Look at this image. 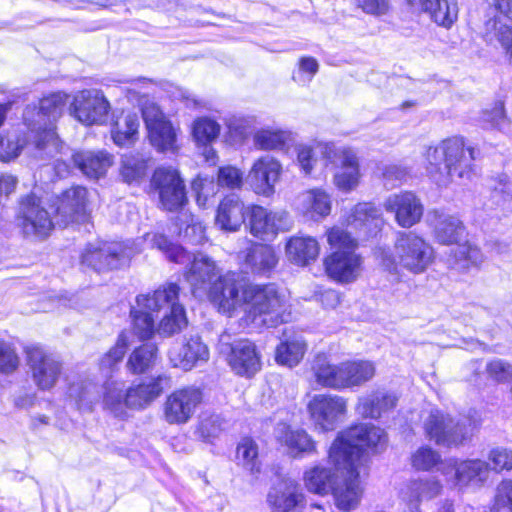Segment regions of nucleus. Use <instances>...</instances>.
Here are the masks:
<instances>
[{
	"mask_svg": "<svg viewBox=\"0 0 512 512\" xmlns=\"http://www.w3.org/2000/svg\"><path fill=\"white\" fill-rule=\"evenodd\" d=\"M387 442L386 432L371 424L355 425L338 434L328 451V462L342 471L331 491L337 508L350 511L358 507L364 493L361 469L368 463V454L384 451Z\"/></svg>",
	"mask_w": 512,
	"mask_h": 512,
	"instance_id": "obj_1",
	"label": "nucleus"
},
{
	"mask_svg": "<svg viewBox=\"0 0 512 512\" xmlns=\"http://www.w3.org/2000/svg\"><path fill=\"white\" fill-rule=\"evenodd\" d=\"M250 305L248 317L257 327H275L286 321L287 297L275 285H252L244 280L229 287L226 297L227 310H236Z\"/></svg>",
	"mask_w": 512,
	"mask_h": 512,
	"instance_id": "obj_2",
	"label": "nucleus"
},
{
	"mask_svg": "<svg viewBox=\"0 0 512 512\" xmlns=\"http://www.w3.org/2000/svg\"><path fill=\"white\" fill-rule=\"evenodd\" d=\"M475 150L465 147L462 138L453 137L427 148L426 169L432 180L439 186L459 180L470 181L476 175Z\"/></svg>",
	"mask_w": 512,
	"mask_h": 512,
	"instance_id": "obj_3",
	"label": "nucleus"
},
{
	"mask_svg": "<svg viewBox=\"0 0 512 512\" xmlns=\"http://www.w3.org/2000/svg\"><path fill=\"white\" fill-rule=\"evenodd\" d=\"M68 100V94L56 92L43 97L38 106L25 108L23 119L33 137L37 156L59 151L60 139L55 132V122L63 115Z\"/></svg>",
	"mask_w": 512,
	"mask_h": 512,
	"instance_id": "obj_4",
	"label": "nucleus"
},
{
	"mask_svg": "<svg viewBox=\"0 0 512 512\" xmlns=\"http://www.w3.org/2000/svg\"><path fill=\"white\" fill-rule=\"evenodd\" d=\"M427 222L433 229L435 240L443 245L457 244L452 251L450 265L462 272L478 268L484 261L480 249L469 242L460 244L466 236L463 222L456 216L443 211L432 210L427 215Z\"/></svg>",
	"mask_w": 512,
	"mask_h": 512,
	"instance_id": "obj_5",
	"label": "nucleus"
},
{
	"mask_svg": "<svg viewBox=\"0 0 512 512\" xmlns=\"http://www.w3.org/2000/svg\"><path fill=\"white\" fill-rule=\"evenodd\" d=\"M124 381L108 379L102 386L88 377H78L68 387V398L79 411L91 412L102 397L103 408L115 417L123 418L129 408Z\"/></svg>",
	"mask_w": 512,
	"mask_h": 512,
	"instance_id": "obj_6",
	"label": "nucleus"
},
{
	"mask_svg": "<svg viewBox=\"0 0 512 512\" xmlns=\"http://www.w3.org/2000/svg\"><path fill=\"white\" fill-rule=\"evenodd\" d=\"M375 254L380 265L390 274H397L399 267L413 274L423 273L434 259L432 246L412 232L400 233L393 251L379 248Z\"/></svg>",
	"mask_w": 512,
	"mask_h": 512,
	"instance_id": "obj_7",
	"label": "nucleus"
},
{
	"mask_svg": "<svg viewBox=\"0 0 512 512\" xmlns=\"http://www.w3.org/2000/svg\"><path fill=\"white\" fill-rule=\"evenodd\" d=\"M194 297L206 298L221 311L224 303V281L215 262L204 254L195 255L184 274Z\"/></svg>",
	"mask_w": 512,
	"mask_h": 512,
	"instance_id": "obj_8",
	"label": "nucleus"
},
{
	"mask_svg": "<svg viewBox=\"0 0 512 512\" xmlns=\"http://www.w3.org/2000/svg\"><path fill=\"white\" fill-rule=\"evenodd\" d=\"M179 287L169 283L155 290L152 294H142L136 298L139 307L159 311L169 309L160 321L157 332L163 336H171L180 332L187 325L184 307L178 303Z\"/></svg>",
	"mask_w": 512,
	"mask_h": 512,
	"instance_id": "obj_9",
	"label": "nucleus"
},
{
	"mask_svg": "<svg viewBox=\"0 0 512 512\" xmlns=\"http://www.w3.org/2000/svg\"><path fill=\"white\" fill-rule=\"evenodd\" d=\"M470 420L455 422L449 415L439 410L431 411L425 421L427 436L438 445L457 446L465 441L476 428Z\"/></svg>",
	"mask_w": 512,
	"mask_h": 512,
	"instance_id": "obj_10",
	"label": "nucleus"
},
{
	"mask_svg": "<svg viewBox=\"0 0 512 512\" xmlns=\"http://www.w3.org/2000/svg\"><path fill=\"white\" fill-rule=\"evenodd\" d=\"M135 252L123 242L97 241L89 243L82 253V264L101 272L118 269Z\"/></svg>",
	"mask_w": 512,
	"mask_h": 512,
	"instance_id": "obj_11",
	"label": "nucleus"
},
{
	"mask_svg": "<svg viewBox=\"0 0 512 512\" xmlns=\"http://www.w3.org/2000/svg\"><path fill=\"white\" fill-rule=\"evenodd\" d=\"M307 411L316 429L332 431L347 413V400L334 394H315L307 404Z\"/></svg>",
	"mask_w": 512,
	"mask_h": 512,
	"instance_id": "obj_12",
	"label": "nucleus"
},
{
	"mask_svg": "<svg viewBox=\"0 0 512 512\" xmlns=\"http://www.w3.org/2000/svg\"><path fill=\"white\" fill-rule=\"evenodd\" d=\"M109 110L108 100L98 89H85L76 93L69 106L70 115L88 126L105 123Z\"/></svg>",
	"mask_w": 512,
	"mask_h": 512,
	"instance_id": "obj_13",
	"label": "nucleus"
},
{
	"mask_svg": "<svg viewBox=\"0 0 512 512\" xmlns=\"http://www.w3.org/2000/svg\"><path fill=\"white\" fill-rule=\"evenodd\" d=\"M203 400L199 387L186 386L172 392L163 404L164 420L170 425H183L190 421Z\"/></svg>",
	"mask_w": 512,
	"mask_h": 512,
	"instance_id": "obj_14",
	"label": "nucleus"
},
{
	"mask_svg": "<svg viewBox=\"0 0 512 512\" xmlns=\"http://www.w3.org/2000/svg\"><path fill=\"white\" fill-rule=\"evenodd\" d=\"M152 184L158 191L160 203L165 210L177 211L186 204L184 181L176 169L158 168L153 174Z\"/></svg>",
	"mask_w": 512,
	"mask_h": 512,
	"instance_id": "obj_15",
	"label": "nucleus"
},
{
	"mask_svg": "<svg viewBox=\"0 0 512 512\" xmlns=\"http://www.w3.org/2000/svg\"><path fill=\"white\" fill-rule=\"evenodd\" d=\"M142 117L151 144L159 151L176 149V133L171 123L155 103L146 102L142 107Z\"/></svg>",
	"mask_w": 512,
	"mask_h": 512,
	"instance_id": "obj_16",
	"label": "nucleus"
},
{
	"mask_svg": "<svg viewBox=\"0 0 512 512\" xmlns=\"http://www.w3.org/2000/svg\"><path fill=\"white\" fill-rule=\"evenodd\" d=\"M27 363L33 382L40 390L53 388L62 372V364L53 354L40 347L27 350Z\"/></svg>",
	"mask_w": 512,
	"mask_h": 512,
	"instance_id": "obj_17",
	"label": "nucleus"
},
{
	"mask_svg": "<svg viewBox=\"0 0 512 512\" xmlns=\"http://www.w3.org/2000/svg\"><path fill=\"white\" fill-rule=\"evenodd\" d=\"M323 265L329 278L341 284H349L360 277L363 259L352 250H335L324 258Z\"/></svg>",
	"mask_w": 512,
	"mask_h": 512,
	"instance_id": "obj_18",
	"label": "nucleus"
},
{
	"mask_svg": "<svg viewBox=\"0 0 512 512\" xmlns=\"http://www.w3.org/2000/svg\"><path fill=\"white\" fill-rule=\"evenodd\" d=\"M19 219L26 235L46 237L53 228L50 213L34 195L22 198L19 204Z\"/></svg>",
	"mask_w": 512,
	"mask_h": 512,
	"instance_id": "obj_19",
	"label": "nucleus"
},
{
	"mask_svg": "<svg viewBox=\"0 0 512 512\" xmlns=\"http://www.w3.org/2000/svg\"><path fill=\"white\" fill-rule=\"evenodd\" d=\"M281 173L280 161L271 155H264L254 161L248 173V182L256 194L270 197L275 193Z\"/></svg>",
	"mask_w": 512,
	"mask_h": 512,
	"instance_id": "obj_20",
	"label": "nucleus"
},
{
	"mask_svg": "<svg viewBox=\"0 0 512 512\" xmlns=\"http://www.w3.org/2000/svg\"><path fill=\"white\" fill-rule=\"evenodd\" d=\"M383 207L386 212L394 214L396 223L403 228H410L417 224L424 212L421 200L410 191L389 195Z\"/></svg>",
	"mask_w": 512,
	"mask_h": 512,
	"instance_id": "obj_21",
	"label": "nucleus"
},
{
	"mask_svg": "<svg viewBox=\"0 0 512 512\" xmlns=\"http://www.w3.org/2000/svg\"><path fill=\"white\" fill-rule=\"evenodd\" d=\"M290 226V216L285 210L268 211L258 205L249 209L250 232L256 237L272 238L279 231L288 230Z\"/></svg>",
	"mask_w": 512,
	"mask_h": 512,
	"instance_id": "obj_22",
	"label": "nucleus"
},
{
	"mask_svg": "<svg viewBox=\"0 0 512 512\" xmlns=\"http://www.w3.org/2000/svg\"><path fill=\"white\" fill-rule=\"evenodd\" d=\"M337 164L333 174L334 186L343 193H349L357 189L361 182L362 173L357 153L348 147L336 149Z\"/></svg>",
	"mask_w": 512,
	"mask_h": 512,
	"instance_id": "obj_23",
	"label": "nucleus"
},
{
	"mask_svg": "<svg viewBox=\"0 0 512 512\" xmlns=\"http://www.w3.org/2000/svg\"><path fill=\"white\" fill-rule=\"evenodd\" d=\"M441 473L454 479L455 485L459 487L468 484L482 483L486 480L489 472V464L479 459L458 461L457 459H446L439 467Z\"/></svg>",
	"mask_w": 512,
	"mask_h": 512,
	"instance_id": "obj_24",
	"label": "nucleus"
},
{
	"mask_svg": "<svg viewBox=\"0 0 512 512\" xmlns=\"http://www.w3.org/2000/svg\"><path fill=\"white\" fill-rule=\"evenodd\" d=\"M294 208L306 220L319 222L330 215L332 197L325 189H308L296 196Z\"/></svg>",
	"mask_w": 512,
	"mask_h": 512,
	"instance_id": "obj_25",
	"label": "nucleus"
},
{
	"mask_svg": "<svg viewBox=\"0 0 512 512\" xmlns=\"http://www.w3.org/2000/svg\"><path fill=\"white\" fill-rule=\"evenodd\" d=\"M267 502L272 512H294L303 505L304 495L295 480L284 478L270 489Z\"/></svg>",
	"mask_w": 512,
	"mask_h": 512,
	"instance_id": "obj_26",
	"label": "nucleus"
},
{
	"mask_svg": "<svg viewBox=\"0 0 512 512\" xmlns=\"http://www.w3.org/2000/svg\"><path fill=\"white\" fill-rule=\"evenodd\" d=\"M86 199L87 190L82 186L72 187L62 194L56 213L63 225L86 219Z\"/></svg>",
	"mask_w": 512,
	"mask_h": 512,
	"instance_id": "obj_27",
	"label": "nucleus"
},
{
	"mask_svg": "<svg viewBox=\"0 0 512 512\" xmlns=\"http://www.w3.org/2000/svg\"><path fill=\"white\" fill-rule=\"evenodd\" d=\"M274 436L294 457L316 452L315 441L303 429H292L285 423H279L275 427Z\"/></svg>",
	"mask_w": 512,
	"mask_h": 512,
	"instance_id": "obj_28",
	"label": "nucleus"
},
{
	"mask_svg": "<svg viewBox=\"0 0 512 512\" xmlns=\"http://www.w3.org/2000/svg\"><path fill=\"white\" fill-rule=\"evenodd\" d=\"M229 365L238 375L248 377L254 375L261 366L254 343L249 340H239L232 344Z\"/></svg>",
	"mask_w": 512,
	"mask_h": 512,
	"instance_id": "obj_29",
	"label": "nucleus"
},
{
	"mask_svg": "<svg viewBox=\"0 0 512 512\" xmlns=\"http://www.w3.org/2000/svg\"><path fill=\"white\" fill-rule=\"evenodd\" d=\"M397 401L395 394L377 390L359 397L355 410L364 418L378 419L394 409Z\"/></svg>",
	"mask_w": 512,
	"mask_h": 512,
	"instance_id": "obj_30",
	"label": "nucleus"
},
{
	"mask_svg": "<svg viewBox=\"0 0 512 512\" xmlns=\"http://www.w3.org/2000/svg\"><path fill=\"white\" fill-rule=\"evenodd\" d=\"M346 223L367 235L377 233L383 226L382 213L373 203L356 204L346 217Z\"/></svg>",
	"mask_w": 512,
	"mask_h": 512,
	"instance_id": "obj_31",
	"label": "nucleus"
},
{
	"mask_svg": "<svg viewBox=\"0 0 512 512\" xmlns=\"http://www.w3.org/2000/svg\"><path fill=\"white\" fill-rule=\"evenodd\" d=\"M170 386V378L161 374L152 377L127 390L129 408H143L160 396L165 387Z\"/></svg>",
	"mask_w": 512,
	"mask_h": 512,
	"instance_id": "obj_32",
	"label": "nucleus"
},
{
	"mask_svg": "<svg viewBox=\"0 0 512 512\" xmlns=\"http://www.w3.org/2000/svg\"><path fill=\"white\" fill-rule=\"evenodd\" d=\"M315 381L325 388L341 391L345 389L343 362L333 364L325 354H318L312 362Z\"/></svg>",
	"mask_w": 512,
	"mask_h": 512,
	"instance_id": "obj_33",
	"label": "nucleus"
},
{
	"mask_svg": "<svg viewBox=\"0 0 512 512\" xmlns=\"http://www.w3.org/2000/svg\"><path fill=\"white\" fill-rule=\"evenodd\" d=\"M74 165L87 177L98 179L113 164V156L105 151H80L71 154Z\"/></svg>",
	"mask_w": 512,
	"mask_h": 512,
	"instance_id": "obj_34",
	"label": "nucleus"
},
{
	"mask_svg": "<svg viewBox=\"0 0 512 512\" xmlns=\"http://www.w3.org/2000/svg\"><path fill=\"white\" fill-rule=\"evenodd\" d=\"M285 250L290 262L299 266H307L317 260L320 254V244L312 236H293L288 240Z\"/></svg>",
	"mask_w": 512,
	"mask_h": 512,
	"instance_id": "obj_35",
	"label": "nucleus"
},
{
	"mask_svg": "<svg viewBox=\"0 0 512 512\" xmlns=\"http://www.w3.org/2000/svg\"><path fill=\"white\" fill-rule=\"evenodd\" d=\"M330 465V463L328 462ZM342 471H337L336 466L331 467L316 465L304 473V484L306 488L315 494L327 495L331 493L335 483L340 479Z\"/></svg>",
	"mask_w": 512,
	"mask_h": 512,
	"instance_id": "obj_36",
	"label": "nucleus"
},
{
	"mask_svg": "<svg viewBox=\"0 0 512 512\" xmlns=\"http://www.w3.org/2000/svg\"><path fill=\"white\" fill-rule=\"evenodd\" d=\"M442 491L441 483L433 478H418L409 481L405 488L402 489L403 498L410 504L415 505L419 512V504L422 501H429L440 495Z\"/></svg>",
	"mask_w": 512,
	"mask_h": 512,
	"instance_id": "obj_37",
	"label": "nucleus"
},
{
	"mask_svg": "<svg viewBox=\"0 0 512 512\" xmlns=\"http://www.w3.org/2000/svg\"><path fill=\"white\" fill-rule=\"evenodd\" d=\"M306 349V341L300 334L284 333V339L276 348L275 360L282 366L295 367L303 359Z\"/></svg>",
	"mask_w": 512,
	"mask_h": 512,
	"instance_id": "obj_38",
	"label": "nucleus"
},
{
	"mask_svg": "<svg viewBox=\"0 0 512 512\" xmlns=\"http://www.w3.org/2000/svg\"><path fill=\"white\" fill-rule=\"evenodd\" d=\"M208 357V348L198 336L189 338L177 355L171 353L170 356L175 367L186 371L191 370L200 361H207Z\"/></svg>",
	"mask_w": 512,
	"mask_h": 512,
	"instance_id": "obj_39",
	"label": "nucleus"
},
{
	"mask_svg": "<svg viewBox=\"0 0 512 512\" xmlns=\"http://www.w3.org/2000/svg\"><path fill=\"white\" fill-rule=\"evenodd\" d=\"M296 152L301 171L309 175L318 161V154L327 160H332L333 155H336V147L332 143H319L315 147L301 144L296 147Z\"/></svg>",
	"mask_w": 512,
	"mask_h": 512,
	"instance_id": "obj_40",
	"label": "nucleus"
},
{
	"mask_svg": "<svg viewBox=\"0 0 512 512\" xmlns=\"http://www.w3.org/2000/svg\"><path fill=\"white\" fill-rule=\"evenodd\" d=\"M485 40L505 52L512 62V26L498 19H490L485 25Z\"/></svg>",
	"mask_w": 512,
	"mask_h": 512,
	"instance_id": "obj_41",
	"label": "nucleus"
},
{
	"mask_svg": "<svg viewBox=\"0 0 512 512\" xmlns=\"http://www.w3.org/2000/svg\"><path fill=\"white\" fill-rule=\"evenodd\" d=\"M343 375L345 377V389L360 387L374 377L375 366L372 362L366 360L344 361Z\"/></svg>",
	"mask_w": 512,
	"mask_h": 512,
	"instance_id": "obj_42",
	"label": "nucleus"
},
{
	"mask_svg": "<svg viewBox=\"0 0 512 512\" xmlns=\"http://www.w3.org/2000/svg\"><path fill=\"white\" fill-rule=\"evenodd\" d=\"M290 140V132L274 127L257 130L253 135L254 146L259 150H280Z\"/></svg>",
	"mask_w": 512,
	"mask_h": 512,
	"instance_id": "obj_43",
	"label": "nucleus"
},
{
	"mask_svg": "<svg viewBox=\"0 0 512 512\" xmlns=\"http://www.w3.org/2000/svg\"><path fill=\"white\" fill-rule=\"evenodd\" d=\"M157 359V347L152 343L136 348L128 358L127 368L133 374H142L152 368Z\"/></svg>",
	"mask_w": 512,
	"mask_h": 512,
	"instance_id": "obj_44",
	"label": "nucleus"
},
{
	"mask_svg": "<svg viewBox=\"0 0 512 512\" xmlns=\"http://www.w3.org/2000/svg\"><path fill=\"white\" fill-rule=\"evenodd\" d=\"M226 144L241 145L252 133L254 119L251 117L233 116L226 123Z\"/></svg>",
	"mask_w": 512,
	"mask_h": 512,
	"instance_id": "obj_45",
	"label": "nucleus"
},
{
	"mask_svg": "<svg viewBox=\"0 0 512 512\" xmlns=\"http://www.w3.org/2000/svg\"><path fill=\"white\" fill-rule=\"evenodd\" d=\"M247 262L257 271L266 272L277 264L274 249L269 245L255 244L247 255Z\"/></svg>",
	"mask_w": 512,
	"mask_h": 512,
	"instance_id": "obj_46",
	"label": "nucleus"
},
{
	"mask_svg": "<svg viewBox=\"0 0 512 512\" xmlns=\"http://www.w3.org/2000/svg\"><path fill=\"white\" fill-rule=\"evenodd\" d=\"M24 147L33 155L34 146L31 133L28 141L20 139L15 134L0 135V160L10 161L16 158Z\"/></svg>",
	"mask_w": 512,
	"mask_h": 512,
	"instance_id": "obj_47",
	"label": "nucleus"
},
{
	"mask_svg": "<svg viewBox=\"0 0 512 512\" xmlns=\"http://www.w3.org/2000/svg\"><path fill=\"white\" fill-rule=\"evenodd\" d=\"M146 169L147 159L143 155L139 153H129L123 155L121 175L126 182L131 183L141 179L145 176Z\"/></svg>",
	"mask_w": 512,
	"mask_h": 512,
	"instance_id": "obj_48",
	"label": "nucleus"
},
{
	"mask_svg": "<svg viewBox=\"0 0 512 512\" xmlns=\"http://www.w3.org/2000/svg\"><path fill=\"white\" fill-rule=\"evenodd\" d=\"M128 347V333L123 331L119 334L116 344L100 360V370L105 373L113 372L122 361Z\"/></svg>",
	"mask_w": 512,
	"mask_h": 512,
	"instance_id": "obj_49",
	"label": "nucleus"
},
{
	"mask_svg": "<svg viewBox=\"0 0 512 512\" xmlns=\"http://www.w3.org/2000/svg\"><path fill=\"white\" fill-rule=\"evenodd\" d=\"M152 309L137 307L132 308L131 316L134 333L141 339H149L154 334V318Z\"/></svg>",
	"mask_w": 512,
	"mask_h": 512,
	"instance_id": "obj_50",
	"label": "nucleus"
},
{
	"mask_svg": "<svg viewBox=\"0 0 512 512\" xmlns=\"http://www.w3.org/2000/svg\"><path fill=\"white\" fill-rule=\"evenodd\" d=\"M249 208L239 200L237 195H226V230L236 231L245 221L246 214L249 215Z\"/></svg>",
	"mask_w": 512,
	"mask_h": 512,
	"instance_id": "obj_51",
	"label": "nucleus"
},
{
	"mask_svg": "<svg viewBox=\"0 0 512 512\" xmlns=\"http://www.w3.org/2000/svg\"><path fill=\"white\" fill-rule=\"evenodd\" d=\"M479 123L486 130H504L509 121L502 103H496L491 108L484 109L479 117Z\"/></svg>",
	"mask_w": 512,
	"mask_h": 512,
	"instance_id": "obj_52",
	"label": "nucleus"
},
{
	"mask_svg": "<svg viewBox=\"0 0 512 512\" xmlns=\"http://www.w3.org/2000/svg\"><path fill=\"white\" fill-rule=\"evenodd\" d=\"M427 12L435 23L446 28L451 27L458 17L457 4L452 0H442Z\"/></svg>",
	"mask_w": 512,
	"mask_h": 512,
	"instance_id": "obj_53",
	"label": "nucleus"
},
{
	"mask_svg": "<svg viewBox=\"0 0 512 512\" xmlns=\"http://www.w3.org/2000/svg\"><path fill=\"white\" fill-rule=\"evenodd\" d=\"M238 460L252 473L259 471L258 446L251 438H243L236 450Z\"/></svg>",
	"mask_w": 512,
	"mask_h": 512,
	"instance_id": "obj_54",
	"label": "nucleus"
},
{
	"mask_svg": "<svg viewBox=\"0 0 512 512\" xmlns=\"http://www.w3.org/2000/svg\"><path fill=\"white\" fill-rule=\"evenodd\" d=\"M220 132V126L210 118H199L193 124V137L199 144H207L213 141Z\"/></svg>",
	"mask_w": 512,
	"mask_h": 512,
	"instance_id": "obj_55",
	"label": "nucleus"
},
{
	"mask_svg": "<svg viewBox=\"0 0 512 512\" xmlns=\"http://www.w3.org/2000/svg\"><path fill=\"white\" fill-rule=\"evenodd\" d=\"M153 245L162 251L172 262L183 263L185 260L189 259V256L183 247L170 242L164 235H154Z\"/></svg>",
	"mask_w": 512,
	"mask_h": 512,
	"instance_id": "obj_56",
	"label": "nucleus"
},
{
	"mask_svg": "<svg viewBox=\"0 0 512 512\" xmlns=\"http://www.w3.org/2000/svg\"><path fill=\"white\" fill-rule=\"evenodd\" d=\"M327 242L335 250L355 251L357 241L349 232L339 226H334L326 231Z\"/></svg>",
	"mask_w": 512,
	"mask_h": 512,
	"instance_id": "obj_57",
	"label": "nucleus"
},
{
	"mask_svg": "<svg viewBox=\"0 0 512 512\" xmlns=\"http://www.w3.org/2000/svg\"><path fill=\"white\" fill-rule=\"evenodd\" d=\"M34 146L33 151V157L39 160H48L51 158H56L54 162V169L58 177H64L69 173L70 170V164L67 162V160H72L71 158V152L69 151L68 147H65L62 142L60 141V147L59 151L54 152L52 155H49L44 152L43 157L36 155V148Z\"/></svg>",
	"mask_w": 512,
	"mask_h": 512,
	"instance_id": "obj_58",
	"label": "nucleus"
},
{
	"mask_svg": "<svg viewBox=\"0 0 512 512\" xmlns=\"http://www.w3.org/2000/svg\"><path fill=\"white\" fill-rule=\"evenodd\" d=\"M412 466L416 470L429 471L437 464H441L440 455L429 447H420L411 457Z\"/></svg>",
	"mask_w": 512,
	"mask_h": 512,
	"instance_id": "obj_59",
	"label": "nucleus"
},
{
	"mask_svg": "<svg viewBox=\"0 0 512 512\" xmlns=\"http://www.w3.org/2000/svg\"><path fill=\"white\" fill-rule=\"evenodd\" d=\"M20 361L15 348L4 340H0V373L11 374L17 370Z\"/></svg>",
	"mask_w": 512,
	"mask_h": 512,
	"instance_id": "obj_60",
	"label": "nucleus"
},
{
	"mask_svg": "<svg viewBox=\"0 0 512 512\" xmlns=\"http://www.w3.org/2000/svg\"><path fill=\"white\" fill-rule=\"evenodd\" d=\"M486 372L492 380L505 383L512 378V365L503 359H493L487 363Z\"/></svg>",
	"mask_w": 512,
	"mask_h": 512,
	"instance_id": "obj_61",
	"label": "nucleus"
},
{
	"mask_svg": "<svg viewBox=\"0 0 512 512\" xmlns=\"http://www.w3.org/2000/svg\"><path fill=\"white\" fill-rule=\"evenodd\" d=\"M489 469L500 472L512 469V450L506 448L493 449L489 454Z\"/></svg>",
	"mask_w": 512,
	"mask_h": 512,
	"instance_id": "obj_62",
	"label": "nucleus"
},
{
	"mask_svg": "<svg viewBox=\"0 0 512 512\" xmlns=\"http://www.w3.org/2000/svg\"><path fill=\"white\" fill-rule=\"evenodd\" d=\"M319 64L318 61L313 57H302L299 60L298 71L293 76L295 81L300 83H308L318 72Z\"/></svg>",
	"mask_w": 512,
	"mask_h": 512,
	"instance_id": "obj_63",
	"label": "nucleus"
},
{
	"mask_svg": "<svg viewBox=\"0 0 512 512\" xmlns=\"http://www.w3.org/2000/svg\"><path fill=\"white\" fill-rule=\"evenodd\" d=\"M356 5L365 14L375 17L387 15L391 8L390 0H356Z\"/></svg>",
	"mask_w": 512,
	"mask_h": 512,
	"instance_id": "obj_64",
	"label": "nucleus"
}]
</instances>
